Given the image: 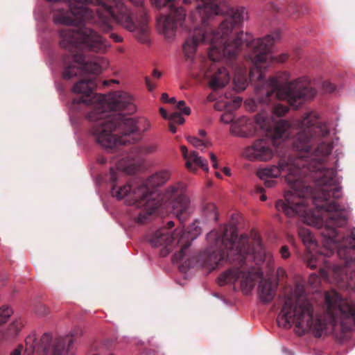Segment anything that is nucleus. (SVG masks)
<instances>
[{
  "label": "nucleus",
  "mask_w": 355,
  "mask_h": 355,
  "mask_svg": "<svg viewBox=\"0 0 355 355\" xmlns=\"http://www.w3.org/2000/svg\"><path fill=\"white\" fill-rule=\"evenodd\" d=\"M335 320L327 322L315 314L311 302L305 298H298L295 303L286 302L278 316V324L284 328L291 325L295 327L296 334L303 335L311 333L315 337H320L328 332V325H332Z\"/></svg>",
  "instance_id": "nucleus-5"
},
{
  "label": "nucleus",
  "mask_w": 355,
  "mask_h": 355,
  "mask_svg": "<svg viewBox=\"0 0 355 355\" xmlns=\"http://www.w3.org/2000/svg\"><path fill=\"white\" fill-rule=\"evenodd\" d=\"M334 148L333 143L331 141H322L317 147L315 154L318 158L324 157L329 155Z\"/></svg>",
  "instance_id": "nucleus-29"
},
{
  "label": "nucleus",
  "mask_w": 355,
  "mask_h": 355,
  "mask_svg": "<svg viewBox=\"0 0 355 355\" xmlns=\"http://www.w3.org/2000/svg\"><path fill=\"white\" fill-rule=\"evenodd\" d=\"M288 112V108L286 106L278 104L276 105L273 109V112L277 116H282Z\"/></svg>",
  "instance_id": "nucleus-40"
},
{
  "label": "nucleus",
  "mask_w": 355,
  "mask_h": 355,
  "mask_svg": "<svg viewBox=\"0 0 355 355\" xmlns=\"http://www.w3.org/2000/svg\"><path fill=\"white\" fill-rule=\"evenodd\" d=\"M187 141L193 147L202 151L211 146V143L209 141L199 139L196 137L189 136L187 137Z\"/></svg>",
  "instance_id": "nucleus-33"
},
{
  "label": "nucleus",
  "mask_w": 355,
  "mask_h": 355,
  "mask_svg": "<svg viewBox=\"0 0 355 355\" xmlns=\"http://www.w3.org/2000/svg\"><path fill=\"white\" fill-rule=\"evenodd\" d=\"M151 3L154 5L156 8L161 9L166 6V5L171 2L172 0H150Z\"/></svg>",
  "instance_id": "nucleus-41"
},
{
  "label": "nucleus",
  "mask_w": 355,
  "mask_h": 355,
  "mask_svg": "<svg viewBox=\"0 0 355 355\" xmlns=\"http://www.w3.org/2000/svg\"><path fill=\"white\" fill-rule=\"evenodd\" d=\"M268 118L259 115L257 117L256 122L250 120L245 117H241L237 121L233 122L230 127V132L235 136L240 137H252L257 134V126L261 129L265 130L266 136L271 137L274 143L279 139L287 137L286 131L290 128V124L285 120H280L276 125L274 133L270 134L268 126Z\"/></svg>",
  "instance_id": "nucleus-14"
},
{
  "label": "nucleus",
  "mask_w": 355,
  "mask_h": 355,
  "mask_svg": "<svg viewBox=\"0 0 355 355\" xmlns=\"http://www.w3.org/2000/svg\"><path fill=\"white\" fill-rule=\"evenodd\" d=\"M153 76H155V77H156L157 78H159L162 76L161 72H159V71H158L157 70H154L153 71Z\"/></svg>",
  "instance_id": "nucleus-62"
},
{
  "label": "nucleus",
  "mask_w": 355,
  "mask_h": 355,
  "mask_svg": "<svg viewBox=\"0 0 355 355\" xmlns=\"http://www.w3.org/2000/svg\"><path fill=\"white\" fill-rule=\"evenodd\" d=\"M265 180V185L267 187H272L275 184V182L273 180Z\"/></svg>",
  "instance_id": "nucleus-53"
},
{
  "label": "nucleus",
  "mask_w": 355,
  "mask_h": 355,
  "mask_svg": "<svg viewBox=\"0 0 355 355\" xmlns=\"http://www.w3.org/2000/svg\"><path fill=\"white\" fill-rule=\"evenodd\" d=\"M49 343L50 336L49 334H44L39 342H37L35 334L29 335L26 339L24 355H33L35 353L37 355H62L69 350L73 340L70 336L58 338L51 347L49 346Z\"/></svg>",
  "instance_id": "nucleus-17"
},
{
  "label": "nucleus",
  "mask_w": 355,
  "mask_h": 355,
  "mask_svg": "<svg viewBox=\"0 0 355 355\" xmlns=\"http://www.w3.org/2000/svg\"><path fill=\"white\" fill-rule=\"evenodd\" d=\"M299 236L305 245H310L313 243V236L309 229H300L299 231Z\"/></svg>",
  "instance_id": "nucleus-36"
},
{
  "label": "nucleus",
  "mask_w": 355,
  "mask_h": 355,
  "mask_svg": "<svg viewBox=\"0 0 355 355\" xmlns=\"http://www.w3.org/2000/svg\"><path fill=\"white\" fill-rule=\"evenodd\" d=\"M137 125V132L141 133L149 130L151 128V123L147 119H141L136 122Z\"/></svg>",
  "instance_id": "nucleus-37"
},
{
  "label": "nucleus",
  "mask_w": 355,
  "mask_h": 355,
  "mask_svg": "<svg viewBox=\"0 0 355 355\" xmlns=\"http://www.w3.org/2000/svg\"><path fill=\"white\" fill-rule=\"evenodd\" d=\"M96 87L94 78L84 79L76 83L73 87L72 91L77 94L89 96Z\"/></svg>",
  "instance_id": "nucleus-26"
},
{
  "label": "nucleus",
  "mask_w": 355,
  "mask_h": 355,
  "mask_svg": "<svg viewBox=\"0 0 355 355\" xmlns=\"http://www.w3.org/2000/svg\"><path fill=\"white\" fill-rule=\"evenodd\" d=\"M12 309L6 306L0 308V326L7 322L12 314Z\"/></svg>",
  "instance_id": "nucleus-34"
},
{
  "label": "nucleus",
  "mask_w": 355,
  "mask_h": 355,
  "mask_svg": "<svg viewBox=\"0 0 355 355\" xmlns=\"http://www.w3.org/2000/svg\"><path fill=\"white\" fill-rule=\"evenodd\" d=\"M234 88L237 92L245 89L248 86V80L243 73H238L233 78Z\"/></svg>",
  "instance_id": "nucleus-32"
},
{
  "label": "nucleus",
  "mask_w": 355,
  "mask_h": 355,
  "mask_svg": "<svg viewBox=\"0 0 355 355\" xmlns=\"http://www.w3.org/2000/svg\"><path fill=\"white\" fill-rule=\"evenodd\" d=\"M318 279V277L315 274H311L309 277V282L312 284L317 283Z\"/></svg>",
  "instance_id": "nucleus-50"
},
{
  "label": "nucleus",
  "mask_w": 355,
  "mask_h": 355,
  "mask_svg": "<svg viewBox=\"0 0 355 355\" xmlns=\"http://www.w3.org/2000/svg\"><path fill=\"white\" fill-rule=\"evenodd\" d=\"M257 93L259 95L265 94L266 98L275 93L278 99L286 100L292 106L298 107L305 101L314 97L316 91L308 86L306 80L303 78L282 85L275 77H272L257 90Z\"/></svg>",
  "instance_id": "nucleus-11"
},
{
  "label": "nucleus",
  "mask_w": 355,
  "mask_h": 355,
  "mask_svg": "<svg viewBox=\"0 0 355 355\" xmlns=\"http://www.w3.org/2000/svg\"><path fill=\"white\" fill-rule=\"evenodd\" d=\"M286 274V271L282 268H279L277 270V275L278 277H283Z\"/></svg>",
  "instance_id": "nucleus-51"
},
{
  "label": "nucleus",
  "mask_w": 355,
  "mask_h": 355,
  "mask_svg": "<svg viewBox=\"0 0 355 355\" xmlns=\"http://www.w3.org/2000/svg\"><path fill=\"white\" fill-rule=\"evenodd\" d=\"M190 163L191 166H193V164H195L196 165L200 166L205 171H209L207 160L202 157L200 156L198 153L195 150L191 151Z\"/></svg>",
  "instance_id": "nucleus-31"
},
{
  "label": "nucleus",
  "mask_w": 355,
  "mask_h": 355,
  "mask_svg": "<svg viewBox=\"0 0 355 355\" xmlns=\"http://www.w3.org/2000/svg\"><path fill=\"white\" fill-rule=\"evenodd\" d=\"M317 173V182L321 188L318 189V193L314 198V203L316 207L320 210H324L327 212L332 213V216L326 218L316 217L313 214L311 209L309 207V200H306L308 212L311 211L314 218L315 224H309V225L316 226L322 228V234L324 237V251L322 254L325 256L331 254L334 250L338 248V240L336 239L337 232L335 227L344 225L349 215L347 207L342 206L337 202H329L331 197L333 198H340L342 196L341 188L335 185L334 178L336 177V171L333 168L313 169V171ZM305 200V198H304Z\"/></svg>",
  "instance_id": "nucleus-2"
},
{
  "label": "nucleus",
  "mask_w": 355,
  "mask_h": 355,
  "mask_svg": "<svg viewBox=\"0 0 355 355\" xmlns=\"http://www.w3.org/2000/svg\"><path fill=\"white\" fill-rule=\"evenodd\" d=\"M184 4L195 3L188 17V28L193 24L194 29L198 24H205L217 15H225L227 20L233 24V28L248 19V14L244 8H234L226 2L216 3L212 0H183Z\"/></svg>",
  "instance_id": "nucleus-9"
},
{
  "label": "nucleus",
  "mask_w": 355,
  "mask_h": 355,
  "mask_svg": "<svg viewBox=\"0 0 355 355\" xmlns=\"http://www.w3.org/2000/svg\"><path fill=\"white\" fill-rule=\"evenodd\" d=\"M161 99L162 101L167 103L169 99L168 95L166 93H163L161 96Z\"/></svg>",
  "instance_id": "nucleus-56"
},
{
  "label": "nucleus",
  "mask_w": 355,
  "mask_h": 355,
  "mask_svg": "<svg viewBox=\"0 0 355 355\" xmlns=\"http://www.w3.org/2000/svg\"><path fill=\"white\" fill-rule=\"evenodd\" d=\"M207 239L211 245H215L209 248L202 257L201 265L209 270L214 269L225 259L242 261L245 255L250 253L254 254V258L258 263L261 261L270 262L272 259L271 253L266 252L261 245L259 239L254 241L256 248H253L250 252L249 245L238 240L232 228L226 229L222 239L219 238L216 231H211Z\"/></svg>",
  "instance_id": "nucleus-4"
},
{
  "label": "nucleus",
  "mask_w": 355,
  "mask_h": 355,
  "mask_svg": "<svg viewBox=\"0 0 355 355\" xmlns=\"http://www.w3.org/2000/svg\"><path fill=\"white\" fill-rule=\"evenodd\" d=\"M169 8L171 15L161 16L157 20L158 31L167 40L174 37L178 24L182 26V21L186 19V11L182 7L174 8L170 5Z\"/></svg>",
  "instance_id": "nucleus-20"
},
{
  "label": "nucleus",
  "mask_w": 355,
  "mask_h": 355,
  "mask_svg": "<svg viewBox=\"0 0 355 355\" xmlns=\"http://www.w3.org/2000/svg\"><path fill=\"white\" fill-rule=\"evenodd\" d=\"M210 159L212 162V166L215 168H217L218 167V162H217V157L213 153H209Z\"/></svg>",
  "instance_id": "nucleus-45"
},
{
  "label": "nucleus",
  "mask_w": 355,
  "mask_h": 355,
  "mask_svg": "<svg viewBox=\"0 0 355 355\" xmlns=\"http://www.w3.org/2000/svg\"><path fill=\"white\" fill-rule=\"evenodd\" d=\"M175 102V98L174 97H172L168 100L167 103H174Z\"/></svg>",
  "instance_id": "nucleus-64"
},
{
  "label": "nucleus",
  "mask_w": 355,
  "mask_h": 355,
  "mask_svg": "<svg viewBox=\"0 0 355 355\" xmlns=\"http://www.w3.org/2000/svg\"><path fill=\"white\" fill-rule=\"evenodd\" d=\"M201 233L200 228H198L195 224H192L190 226V231L188 232H185L182 229H175L173 234L158 231L155 233L151 239V243L156 246H170L177 240L176 244L180 246L179 259H182L185 255V252L190 246L191 242Z\"/></svg>",
  "instance_id": "nucleus-18"
},
{
  "label": "nucleus",
  "mask_w": 355,
  "mask_h": 355,
  "mask_svg": "<svg viewBox=\"0 0 355 355\" xmlns=\"http://www.w3.org/2000/svg\"><path fill=\"white\" fill-rule=\"evenodd\" d=\"M130 1L137 6H142L144 3V0H130Z\"/></svg>",
  "instance_id": "nucleus-55"
},
{
  "label": "nucleus",
  "mask_w": 355,
  "mask_h": 355,
  "mask_svg": "<svg viewBox=\"0 0 355 355\" xmlns=\"http://www.w3.org/2000/svg\"><path fill=\"white\" fill-rule=\"evenodd\" d=\"M173 123H177L178 124H183L184 123V119L180 115L177 119L176 121Z\"/></svg>",
  "instance_id": "nucleus-58"
},
{
  "label": "nucleus",
  "mask_w": 355,
  "mask_h": 355,
  "mask_svg": "<svg viewBox=\"0 0 355 355\" xmlns=\"http://www.w3.org/2000/svg\"><path fill=\"white\" fill-rule=\"evenodd\" d=\"M296 125L300 130L294 142L297 151L308 152L315 142L329 134L327 127L319 124L318 115L315 112H307Z\"/></svg>",
  "instance_id": "nucleus-15"
},
{
  "label": "nucleus",
  "mask_w": 355,
  "mask_h": 355,
  "mask_svg": "<svg viewBox=\"0 0 355 355\" xmlns=\"http://www.w3.org/2000/svg\"><path fill=\"white\" fill-rule=\"evenodd\" d=\"M324 318L327 322L335 320L334 324L328 325V332L338 324L343 331L355 329V306L349 304L335 291L324 293Z\"/></svg>",
  "instance_id": "nucleus-12"
},
{
  "label": "nucleus",
  "mask_w": 355,
  "mask_h": 355,
  "mask_svg": "<svg viewBox=\"0 0 355 355\" xmlns=\"http://www.w3.org/2000/svg\"><path fill=\"white\" fill-rule=\"evenodd\" d=\"M73 61L78 64H80L83 68V71H85L89 73L99 74L102 71V64L103 60L102 59H97L92 62H85V57L83 54L73 55Z\"/></svg>",
  "instance_id": "nucleus-24"
},
{
  "label": "nucleus",
  "mask_w": 355,
  "mask_h": 355,
  "mask_svg": "<svg viewBox=\"0 0 355 355\" xmlns=\"http://www.w3.org/2000/svg\"><path fill=\"white\" fill-rule=\"evenodd\" d=\"M302 158L295 159L293 164L288 165L285 162H279L277 166H271L260 168L257 175L261 180L268 178H275L281 175L282 172L288 171L286 181L291 191H286L285 200H278L275 207L278 211H282L288 217L300 216L304 223L315 224L314 218L311 211L308 212L306 200L301 195V189L304 187L302 182L298 176L305 173V164Z\"/></svg>",
  "instance_id": "nucleus-3"
},
{
  "label": "nucleus",
  "mask_w": 355,
  "mask_h": 355,
  "mask_svg": "<svg viewBox=\"0 0 355 355\" xmlns=\"http://www.w3.org/2000/svg\"><path fill=\"white\" fill-rule=\"evenodd\" d=\"M215 100V96L213 94H210L207 96V101L209 102L214 101Z\"/></svg>",
  "instance_id": "nucleus-59"
},
{
  "label": "nucleus",
  "mask_w": 355,
  "mask_h": 355,
  "mask_svg": "<svg viewBox=\"0 0 355 355\" xmlns=\"http://www.w3.org/2000/svg\"><path fill=\"white\" fill-rule=\"evenodd\" d=\"M223 171L226 175L230 176L231 175L230 169L227 167H224Z\"/></svg>",
  "instance_id": "nucleus-61"
},
{
  "label": "nucleus",
  "mask_w": 355,
  "mask_h": 355,
  "mask_svg": "<svg viewBox=\"0 0 355 355\" xmlns=\"http://www.w3.org/2000/svg\"><path fill=\"white\" fill-rule=\"evenodd\" d=\"M83 102L91 106V110L87 114V119L94 123L103 121L110 115L107 110L123 111L132 114L137 111L133 96L125 92L116 91L107 96L95 94L89 99L82 98Z\"/></svg>",
  "instance_id": "nucleus-10"
},
{
  "label": "nucleus",
  "mask_w": 355,
  "mask_h": 355,
  "mask_svg": "<svg viewBox=\"0 0 355 355\" xmlns=\"http://www.w3.org/2000/svg\"><path fill=\"white\" fill-rule=\"evenodd\" d=\"M241 155L251 162H268L274 157L273 150L266 139L255 140L251 145L243 148Z\"/></svg>",
  "instance_id": "nucleus-21"
},
{
  "label": "nucleus",
  "mask_w": 355,
  "mask_h": 355,
  "mask_svg": "<svg viewBox=\"0 0 355 355\" xmlns=\"http://www.w3.org/2000/svg\"><path fill=\"white\" fill-rule=\"evenodd\" d=\"M234 119V116L230 112H225L223 114L220 116V121L223 123L228 124L232 122Z\"/></svg>",
  "instance_id": "nucleus-42"
},
{
  "label": "nucleus",
  "mask_w": 355,
  "mask_h": 355,
  "mask_svg": "<svg viewBox=\"0 0 355 355\" xmlns=\"http://www.w3.org/2000/svg\"><path fill=\"white\" fill-rule=\"evenodd\" d=\"M159 112L163 118H164L165 119H168L169 116H168L167 112L165 109L161 107L159 109Z\"/></svg>",
  "instance_id": "nucleus-52"
},
{
  "label": "nucleus",
  "mask_w": 355,
  "mask_h": 355,
  "mask_svg": "<svg viewBox=\"0 0 355 355\" xmlns=\"http://www.w3.org/2000/svg\"><path fill=\"white\" fill-rule=\"evenodd\" d=\"M180 150L182 153L183 158L186 161L185 166L190 171L193 173L196 172V168L193 166L191 165L190 158L191 157V152L189 153L187 147L185 146H181Z\"/></svg>",
  "instance_id": "nucleus-35"
},
{
  "label": "nucleus",
  "mask_w": 355,
  "mask_h": 355,
  "mask_svg": "<svg viewBox=\"0 0 355 355\" xmlns=\"http://www.w3.org/2000/svg\"><path fill=\"white\" fill-rule=\"evenodd\" d=\"M177 108L180 111L181 114L184 115H189L191 114V109L187 106L185 101H180L177 103Z\"/></svg>",
  "instance_id": "nucleus-39"
},
{
  "label": "nucleus",
  "mask_w": 355,
  "mask_h": 355,
  "mask_svg": "<svg viewBox=\"0 0 355 355\" xmlns=\"http://www.w3.org/2000/svg\"><path fill=\"white\" fill-rule=\"evenodd\" d=\"M199 135L201 137H204L206 136V132L204 130H199Z\"/></svg>",
  "instance_id": "nucleus-63"
},
{
  "label": "nucleus",
  "mask_w": 355,
  "mask_h": 355,
  "mask_svg": "<svg viewBox=\"0 0 355 355\" xmlns=\"http://www.w3.org/2000/svg\"><path fill=\"white\" fill-rule=\"evenodd\" d=\"M343 273V268L339 266H333L326 269H320V275L324 279H328V275L332 274L335 281L340 279L341 275Z\"/></svg>",
  "instance_id": "nucleus-28"
},
{
  "label": "nucleus",
  "mask_w": 355,
  "mask_h": 355,
  "mask_svg": "<svg viewBox=\"0 0 355 355\" xmlns=\"http://www.w3.org/2000/svg\"><path fill=\"white\" fill-rule=\"evenodd\" d=\"M169 130H171V132H173V133L176 132V130H177L176 127H175V126L172 123H171L169 124Z\"/></svg>",
  "instance_id": "nucleus-60"
},
{
  "label": "nucleus",
  "mask_w": 355,
  "mask_h": 355,
  "mask_svg": "<svg viewBox=\"0 0 355 355\" xmlns=\"http://www.w3.org/2000/svg\"><path fill=\"white\" fill-rule=\"evenodd\" d=\"M59 33L61 37L60 45L70 51L81 49L94 53H104L110 47L105 38L90 28H84L78 32L62 29Z\"/></svg>",
  "instance_id": "nucleus-13"
},
{
  "label": "nucleus",
  "mask_w": 355,
  "mask_h": 355,
  "mask_svg": "<svg viewBox=\"0 0 355 355\" xmlns=\"http://www.w3.org/2000/svg\"><path fill=\"white\" fill-rule=\"evenodd\" d=\"M72 62L73 63L69 64L67 67H66L64 71V78L70 79L73 77L77 76L78 74L81 73L83 71V68L80 64H78L75 63L73 61V55L72 56Z\"/></svg>",
  "instance_id": "nucleus-30"
},
{
  "label": "nucleus",
  "mask_w": 355,
  "mask_h": 355,
  "mask_svg": "<svg viewBox=\"0 0 355 355\" xmlns=\"http://www.w3.org/2000/svg\"><path fill=\"white\" fill-rule=\"evenodd\" d=\"M146 84L149 91H153L155 88V84L152 83L148 78H146Z\"/></svg>",
  "instance_id": "nucleus-46"
},
{
  "label": "nucleus",
  "mask_w": 355,
  "mask_h": 355,
  "mask_svg": "<svg viewBox=\"0 0 355 355\" xmlns=\"http://www.w3.org/2000/svg\"><path fill=\"white\" fill-rule=\"evenodd\" d=\"M70 11L57 10L53 15L58 24L77 26L82 21H91L96 24L103 33L112 30L110 18L112 17L124 28L136 32L138 40L144 42L138 34L148 32V17L147 12L141 28H137L131 19L130 10L121 0H67Z\"/></svg>",
  "instance_id": "nucleus-1"
},
{
  "label": "nucleus",
  "mask_w": 355,
  "mask_h": 355,
  "mask_svg": "<svg viewBox=\"0 0 355 355\" xmlns=\"http://www.w3.org/2000/svg\"><path fill=\"white\" fill-rule=\"evenodd\" d=\"M91 132L104 148L112 149L130 142L127 137L137 132V125L133 119L121 114L112 115L94 123Z\"/></svg>",
  "instance_id": "nucleus-7"
},
{
  "label": "nucleus",
  "mask_w": 355,
  "mask_h": 355,
  "mask_svg": "<svg viewBox=\"0 0 355 355\" xmlns=\"http://www.w3.org/2000/svg\"><path fill=\"white\" fill-rule=\"evenodd\" d=\"M155 149H156L155 146H147L146 147V153H153L154 151H155Z\"/></svg>",
  "instance_id": "nucleus-57"
},
{
  "label": "nucleus",
  "mask_w": 355,
  "mask_h": 355,
  "mask_svg": "<svg viewBox=\"0 0 355 355\" xmlns=\"http://www.w3.org/2000/svg\"><path fill=\"white\" fill-rule=\"evenodd\" d=\"M277 284H272L267 279H261L258 287V295L263 302H269L275 297Z\"/></svg>",
  "instance_id": "nucleus-25"
},
{
  "label": "nucleus",
  "mask_w": 355,
  "mask_h": 355,
  "mask_svg": "<svg viewBox=\"0 0 355 355\" xmlns=\"http://www.w3.org/2000/svg\"><path fill=\"white\" fill-rule=\"evenodd\" d=\"M322 254H320L318 258L315 259V260H313V258H311L308 260L307 264L311 268H316L317 265L319 264V262L320 261V259L322 260Z\"/></svg>",
  "instance_id": "nucleus-43"
},
{
  "label": "nucleus",
  "mask_w": 355,
  "mask_h": 355,
  "mask_svg": "<svg viewBox=\"0 0 355 355\" xmlns=\"http://www.w3.org/2000/svg\"><path fill=\"white\" fill-rule=\"evenodd\" d=\"M110 37L112 39H113L114 41L116 42H121L123 40V39H122V37L121 36H119V35H116L115 33H112L110 35Z\"/></svg>",
  "instance_id": "nucleus-49"
},
{
  "label": "nucleus",
  "mask_w": 355,
  "mask_h": 355,
  "mask_svg": "<svg viewBox=\"0 0 355 355\" xmlns=\"http://www.w3.org/2000/svg\"><path fill=\"white\" fill-rule=\"evenodd\" d=\"M239 50L241 46L245 44L249 46L252 52L248 58L253 64V68L250 71V76L253 80L261 81L265 71L273 62H284L288 58L287 53H282L277 57L272 55L270 49L274 43V39L271 35H267L263 38L252 39V36L248 33L241 32L238 34Z\"/></svg>",
  "instance_id": "nucleus-8"
},
{
  "label": "nucleus",
  "mask_w": 355,
  "mask_h": 355,
  "mask_svg": "<svg viewBox=\"0 0 355 355\" xmlns=\"http://www.w3.org/2000/svg\"><path fill=\"white\" fill-rule=\"evenodd\" d=\"M282 257L284 259H286L290 256L288 248L286 246H282L280 250Z\"/></svg>",
  "instance_id": "nucleus-44"
},
{
  "label": "nucleus",
  "mask_w": 355,
  "mask_h": 355,
  "mask_svg": "<svg viewBox=\"0 0 355 355\" xmlns=\"http://www.w3.org/2000/svg\"><path fill=\"white\" fill-rule=\"evenodd\" d=\"M209 80L208 86L213 90H218L226 87L230 81V75L225 67L216 68L214 65L204 74Z\"/></svg>",
  "instance_id": "nucleus-22"
},
{
  "label": "nucleus",
  "mask_w": 355,
  "mask_h": 355,
  "mask_svg": "<svg viewBox=\"0 0 355 355\" xmlns=\"http://www.w3.org/2000/svg\"><path fill=\"white\" fill-rule=\"evenodd\" d=\"M241 99L239 97H236L233 100L234 107H237L240 105Z\"/></svg>",
  "instance_id": "nucleus-54"
},
{
  "label": "nucleus",
  "mask_w": 355,
  "mask_h": 355,
  "mask_svg": "<svg viewBox=\"0 0 355 355\" xmlns=\"http://www.w3.org/2000/svg\"><path fill=\"white\" fill-rule=\"evenodd\" d=\"M112 196L118 200L129 197L131 200L138 203V206L142 207L148 214H152L157 208L156 200L157 194L150 190L146 184L132 187L125 184L121 187H113L112 189Z\"/></svg>",
  "instance_id": "nucleus-16"
},
{
  "label": "nucleus",
  "mask_w": 355,
  "mask_h": 355,
  "mask_svg": "<svg viewBox=\"0 0 355 355\" xmlns=\"http://www.w3.org/2000/svg\"><path fill=\"white\" fill-rule=\"evenodd\" d=\"M171 173L168 171H163L152 175L148 179V183L152 187H159L169 180Z\"/></svg>",
  "instance_id": "nucleus-27"
},
{
  "label": "nucleus",
  "mask_w": 355,
  "mask_h": 355,
  "mask_svg": "<svg viewBox=\"0 0 355 355\" xmlns=\"http://www.w3.org/2000/svg\"><path fill=\"white\" fill-rule=\"evenodd\" d=\"M172 212L181 221H184L191 213V202L188 196L183 194L179 185L169 187L165 193Z\"/></svg>",
  "instance_id": "nucleus-19"
},
{
  "label": "nucleus",
  "mask_w": 355,
  "mask_h": 355,
  "mask_svg": "<svg viewBox=\"0 0 355 355\" xmlns=\"http://www.w3.org/2000/svg\"><path fill=\"white\" fill-rule=\"evenodd\" d=\"M233 31V24L224 20L220 24L217 32L206 33L202 37H190L183 44V51L186 57L193 59L196 52L198 44L201 40L211 44L209 50V58L213 61H218L223 56L229 58L234 57L239 52L238 34L230 40Z\"/></svg>",
  "instance_id": "nucleus-6"
},
{
  "label": "nucleus",
  "mask_w": 355,
  "mask_h": 355,
  "mask_svg": "<svg viewBox=\"0 0 355 355\" xmlns=\"http://www.w3.org/2000/svg\"><path fill=\"white\" fill-rule=\"evenodd\" d=\"M205 214L207 218L210 220H213L216 221L218 220V213L216 211V207L214 204H210L206 208Z\"/></svg>",
  "instance_id": "nucleus-38"
},
{
  "label": "nucleus",
  "mask_w": 355,
  "mask_h": 355,
  "mask_svg": "<svg viewBox=\"0 0 355 355\" xmlns=\"http://www.w3.org/2000/svg\"><path fill=\"white\" fill-rule=\"evenodd\" d=\"M22 349L23 347L21 345H19L11 352L10 355H21Z\"/></svg>",
  "instance_id": "nucleus-47"
},
{
  "label": "nucleus",
  "mask_w": 355,
  "mask_h": 355,
  "mask_svg": "<svg viewBox=\"0 0 355 355\" xmlns=\"http://www.w3.org/2000/svg\"><path fill=\"white\" fill-rule=\"evenodd\" d=\"M181 115L180 113L178 112H174L172 113L169 117L168 119L171 120L172 122L176 121V119Z\"/></svg>",
  "instance_id": "nucleus-48"
},
{
  "label": "nucleus",
  "mask_w": 355,
  "mask_h": 355,
  "mask_svg": "<svg viewBox=\"0 0 355 355\" xmlns=\"http://www.w3.org/2000/svg\"><path fill=\"white\" fill-rule=\"evenodd\" d=\"M241 288L243 293L249 294L253 289L257 282L262 279V275L259 272H250L241 271L238 274Z\"/></svg>",
  "instance_id": "nucleus-23"
}]
</instances>
